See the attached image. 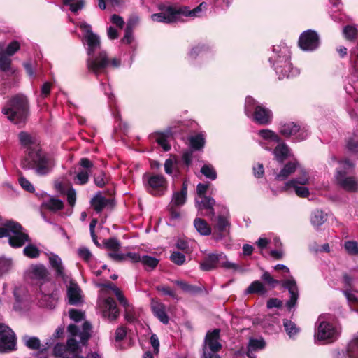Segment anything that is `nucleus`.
<instances>
[{
	"label": "nucleus",
	"mask_w": 358,
	"mask_h": 358,
	"mask_svg": "<svg viewBox=\"0 0 358 358\" xmlns=\"http://www.w3.org/2000/svg\"><path fill=\"white\" fill-rule=\"evenodd\" d=\"M78 27L83 32V42L88 55L87 68L90 72L99 76L109 64L108 55L106 51L100 50V37L93 32L90 24L82 22Z\"/></svg>",
	"instance_id": "obj_1"
},
{
	"label": "nucleus",
	"mask_w": 358,
	"mask_h": 358,
	"mask_svg": "<svg viewBox=\"0 0 358 358\" xmlns=\"http://www.w3.org/2000/svg\"><path fill=\"white\" fill-rule=\"evenodd\" d=\"M26 277L40 284L41 296L40 303L48 308H54L59 299V290L54 282L50 280V273L43 264L31 265L25 272Z\"/></svg>",
	"instance_id": "obj_2"
},
{
	"label": "nucleus",
	"mask_w": 358,
	"mask_h": 358,
	"mask_svg": "<svg viewBox=\"0 0 358 358\" xmlns=\"http://www.w3.org/2000/svg\"><path fill=\"white\" fill-rule=\"evenodd\" d=\"M298 169L301 176L287 181L283 189L289 192H294L299 197L306 198L309 196L310 192L306 185L310 184L311 178L298 162L293 161L286 164L279 173L276 174L275 179L280 181L285 180Z\"/></svg>",
	"instance_id": "obj_3"
},
{
	"label": "nucleus",
	"mask_w": 358,
	"mask_h": 358,
	"mask_svg": "<svg viewBox=\"0 0 358 358\" xmlns=\"http://www.w3.org/2000/svg\"><path fill=\"white\" fill-rule=\"evenodd\" d=\"M268 61L280 80L294 78L300 73V70L291 62L289 47L284 43L273 45Z\"/></svg>",
	"instance_id": "obj_4"
},
{
	"label": "nucleus",
	"mask_w": 358,
	"mask_h": 358,
	"mask_svg": "<svg viewBox=\"0 0 358 358\" xmlns=\"http://www.w3.org/2000/svg\"><path fill=\"white\" fill-rule=\"evenodd\" d=\"M207 8L206 2L201 3L197 7L191 10L188 6H166L161 8V12L151 15L154 22L172 23L176 22L181 16L198 17Z\"/></svg>",
	"instance_id": "obj_5"
},
{
	"label": "nucleus",
	"mask_w": 358,
	"mask_h": 358,
	"mask_svg": "<svg viewBox=\"0 0 358 358\" xmlns=\"http://www.w3.org/2000/svg\"><path fill=\"white\" fill-rule=\"evenodd\" d=\"M24 168L33 169L40 176L49 173L55 166L53 159L40 149L29 152V156L22 162Z\"/></svg>",
	"instance_id": "obj_6"
},
{
	"label": "nucleus",
	"mask_w": 358,
	"mask_h": 358,
	"mask_svg": "<svg viewBox=\"0 0 358 358\" xmlns=\"http://www.w3.org/2000/svg\"><path fill=\"white\" fill-rule=\"evenodd\" d=\"M3 113L15 124L24 122L28 114L27 98L21 94L13 96L3 108Z\"/></svg>",
	"instance_id": "obj_7"
},
{
	"label": "nucleus",
	"mask_w": 358,
	"mask_h": 358,
	"mask_svg": "<svg viewBox=\"0 0 358 358\" xmlns=\"http://www.w3.org/2000/svg\"><path fill=\"white\" fill-rule=\"evenodd\" d=\"M8 237L9 244L13 248H20L29 241V236L22 226L9 220L0 227V238Z\"/></svg>",
	"instance_id": "obj_8"
},
{
	"label": "nucleus",
	"mask_w": 358,
	"mask_h": 358,
	"mask_svg": "<svg viewBox=\"0 0 358 358\" xmlns=\"http://www.w3.org/2000/svg\"><path fill=\"white\" fill-rule=\"evenodd\" d=\"M245 113L253 122L260 125L269 124L273 119L271 110L257 102L250 96L245 98Z\"/></svg>",
	"instance_id": "obj_9"
},
{
	"label": "nucleus",
	"mask_w": 358,
	"mask_h": 358,
	"mask_svg": "<svg viewBox=\"0 0 358 358\" xmlns=\"http://www.w3.org/2000/svg\"><path fill=\"white\" fill-rule=\"evenodd\" d=\"M338 336V331L333 324L329 322L325 315H320L315 323V341L331 343Z\"/></svg>",
	"instance_id": "obj_10"
},
{
	"label": "nucleus",
	"mask_w": 358,
	"mask_h": 358,
	"mask_svg": "<svg viewBox=\"0 0 358 358\" xmlns=\"http://www.w3.org/2000/svg\"><path fill=\"white\" fill-rule=\"evenodd\" d=\"M221 266L225 269L236 271L240 268L235 263L228 261L227 255L224 252L210 253L206 256L200 268L202 271H209Z\"/></svg>",
	"instance_id": "obj_11"
},
{
	"label": "nucleus",
	"mask_w": 358,
	"mask_h": 358,
	"mask_svg": "<svg viewBox=\"0 0 358 358\" xmlns=\"http://www.w3.org/2000/svg\"><path fill=\"white\" fill-rule=\"evenodd\" d=\"M105 290H103L99 294L97 309L103 317L109 322H113L118 318L120 311L115 300L109 295L105 294Z\"/></svg>",
	"instance_id": "obj_12"
},
{
	"label": "nucleus",
	"mask_w": 358,
	"mask_h": 358,
	"mask_svg": "<svg viewBox=\"0 0 358 358\" xmlns=\"http://www.w3.org/2000/svg\"><path fill=\"white\" fill-rule=\"evenodd\" d=\"M91 324L85 322L83 324V329L80 331L78 327L75 324H70L68 327V332L71 336V338H69L66 343V347L69 352H76L78 349V342L74 338L78 336L80 338V341L85 345L87 341L90 337Z\"/></svg>",
	"instance_id": "obj_13"
},
{
	"label": "nucleus",
	"mask_w": 358,
	"mask_h": 358,
	"mask_svg": "<svg viewBox=\"0 0 358 358\" xmlns=\"http://www.w3.org/2000/svg\"><path fill=\"white\" fill-rule=\"evenodd\" d=\"M143 180L147 182L148 191L155 196H161L166 190V180L162 175L146 174L143 176Z\"/></svg>",
	"instance_id": "obj_14"
},
{
	"label": "nucleus",
	"mask_w": 358,
	"mask_h": 358,
	"mask_svg": "<svg viewBox=\"0 0 358 358\" xmlns=\"http://www.w3.org/2000/svg\"><path fill=\"white\" fill-rule=\"evenodd\" d=\"M16 349V336L5 324L0 323V352H8Z\"/></svg>",
	"instance_id": "obj_15"
},
{
	"label": "nucleus",
	"mask_w": 358,
	"mask_h": 358,
	"mask_svg": "<svg viewBox=\"0 0 358 358\" xmlns=\"http://www.w3.org/2000/svg\"><path fill=\"white\" fill-rule=\"evenodd\" d=\"M280 133L285 137L294 136L296 141H302L306 139L309 135L307 128L301 127L292 122L282 124L280 127Z\"/></svg>",
	"instance_id": "obj_16"
},
{
	"label": "nucleus",
	"mask_w": 358,
	"mask_h": 358,
	"mask_svg": "<svg viewBox=\"0 0 358 358\" xmlns=\"http://www.w3.org/2000/svg\"><path fill=\"white\" fill-rule=\"evenodd\" d=\"M300 48L306 51H313L320 45V38L317 33L313 30L303 31L299 40Z\"/></svg>",
	"instance_id": "obj_17"
},
{
	"label": "nucleus",
	"mask_w": 358,
	"mask_h": 358,
	"mask_svg": "<svg viewBox=\"0 0 358 358\" xmlns=\"http://www.w3.org/2000/svg\"><path fill=\"white\" fill-rule=\"evenodd\" d=\"M259 136V144L265 150H271L272 148L277 143L280 142V136L273 131L268 129H264L257 131Z\"/></svg>",
	"instance_id": "obj_18"
},
{
	"label": "nucleus",
	"mask_w": 358,
	"mask_h": 358,
	"mask_svg": "<svg viewBox=\"0 0 358 358\" xmlns=\"http://www.w3.org/2000/svg\"><path fill=\"white\" fill-rule=\"evenodd\" d=\"M336 180L344 190L350 192L358 191V179L356 177L347 176L345 172L338 171L336 174Z\"/></svg>",
	"instance_id": "obj_19"
},
{
	"label": "nucleus",
	"mask_w": 358,
	"mask_h": 358,
	"mask_svg": "<svg viewBox=\"0 0 358 358\" xmlns=\"http://www.w3.org/2000/svg\"><path fill=\"white\" fill-rule=\"evenodd\" d=\"M281 284L285 288L288 289L290 294V299L287 302L286 306L287 308L291 309L296 306L299 298L296 280L291 277L287 280H283Z\"/></svg>",
	"instance_id": "obj_20"
},
{
	"label": "nucleus",
	"mask_w": 358,
	"mask_h": 358,
	"mask_svg": "<svg viewBox=\"0 0 358 358\" xmlns=\"http://www.w3.org/2000/svg\"><path fill=\"white\" fill-rule=\"evenodd\" d=\"M66 285L67 298L69 303L78 305L82 302V291L78 285L70 279Z\"/></svg>",
	"instance_id": "obj_21"
},
{
	"label": "nucleus",
	"mask_w": 358,
	"mask_h": 358,
	"mask_svg": "<svg viewBox=\"0 0 358 358\" xmlns=\"http://www.w3.org/2000/svg\"><path fill=\"white\" fill-rule=\"evenodd\" d=\"M48 259L50 266L55 272L56 276L60 278L65 282H67L69 280V276L65 272L61 258L55 254H50Z\"/></svg>",
	"instance_id": "obj_22"
},
{
	"label": "nucleus",
	"mask_w": 358,
	"mask_h": 358,
	"mask_svg": "<svg viewBox=\"0 0 358 358\" xmlns=\"http://www.w3.org/2000/svg\"><path fill=\"white\" fill-rule=\"evenodd\" d=\"M220 329H215L213 331H208L203 345V349L220 350L222 344L219 342Z\"/></svg>",
	"instance_id": "obj_23"
},
{
	"label": "nucleus",
	"mask_w": 358,
	"mask_h": 358,
	"mask_svg": "<svg viewBox=\"0 0 358 358\" xmlns=\"http://www.w3.org/2000/svg\"><path fill=\"white\" fill-rule=\"evenodd\" d=\"M19 140L22 146L27 149V155L29 152L38 150V144L36 139L26 132H20L19 134Z\"/></svg>",
	"instance_id": "obj_24"
},
{
	"label": "nucleus",
	"mask_w": 358,
	"mask_h": 358,
	"mask_svg": "<svg viewBox=\"0 0 358 358\" xmlns=\"http://www.w3.org/2000/svg\"><path fill=\"white\" fill-rule=\"evenodd\" d=\"M230 222L228 215H220L217 219V222L215 225V229L217 231L215 238L218 240L221 239L223 236L229 232Z\"/></svg>",
	"instance_id": "obj_25"
},
{
	"label": "nucleus",
	"mask_w": 358,
	"mask_h": 358,
	"mask_svg": "<svg viewBox=\"0 0 358 358\" xmlns=\"http://www.w3.org/2000/svg\"><path fill=\"white\" fill-rule=\"evenodd\" d=\"M276 144L275 148L274 149L272 148V152L278 162H282L290 156L289 148L281 139Z\"/></svg>",
	"instance_id": "obj_26"
},
{
	"label": "nucleus",
	"mask_w": 358,
	"mask_h": 358,
	"mask_svg": "<svg viewBox=\"0 0 358 358\" xmlns=\"http://www.w3.org/2000/svg\"><path fill=\"white\" fill-rule=\"evenodd\" d=\"M188 182L185 180L182 183V189L180 191L175 192L172 196V200L170 206H183L187 199Z\"/></svg>",
	"instance_id": "obj_27"
},
{
	"label": "nucleus",
	"mask_w": 358,
	"mask_h": 358,
	"mask_svg": "<svg viewBox=\"0 0 358 358\" xmlns=\"http://www.w3.org/2000/svg\"><path fill=\"white\" fill-rule=\"evenodd\" d=\"M151 308L153 314L157 317L160 322L163 324H168L169 318L165 311V306L162 303L152 300L151 302Z\"/></svg>",
	"instance_id": "obj_28"
},
{
	"label": "nucleus",
	"mask_w": 358,
	"mask_h": 358,
	"mask_svg": "<svg viewBox=\"0 0 358 358\" xmlns=\"http://www.w3.org/2000/svg\"><path fill=\"white\" fill-rule=\"evenodd\" d=\"M196 206L199 210L206 209L208 211V214L213 216L214 209L213 206L215 205V200L210 197H208L206 196L197 197L195 199Z\"/></svg>",
	"instance_id": "obj_29"
},
{
	"label": "nucleus",
	"mask_w": 358,
	"mask_h": 358,
	"mask_svg": "<svg viewBox=\"0 0 358 358\" xmlns=\"http://www.w3.org/2000/svg\"><path fill=\"white\" fill-rule=\"evenodd\" d=\"M310 220L313 227L317 229L327 220V214L320 209H315L312 211Z\"/></svg>",
	"instance_id": "obj_30"
},
{
	"label": "nucleus",
	"mask_w": 358,
	"mask_h": 358,
	"mask_svg": "<svg viewBox=\"0 0 358 358\" xmlns=\"http://www.w3.org/2000/svg\"><path fill=\"white\" fill-rule=\"evenodd\" d=\"M45 194L47 196V199H44L42 203L43 207L52 211H57L63 208L64 203L62 200L55 196H50L46 194Z\"/></svg>",
	"instance_id": "obj_31"
},
{
	"label": "nucleus",
	"mask_w": 358,
	"mask_h": 358,
	"mask_svg": "<svg viewBox=\"0 0 358 358\" xmlns=\"http://www.w3.org/2000/svg\"><path fill=\"white\" fill-rule=\"evenodd\" d=\"M97 286L101 288L100 294H101L103 290H105V292H106L105 294L108 295V289H110L113 292V293L115 294V295L116 296V297L119 301H122L124 303L125 302L124 301V296L123 295L122 291L117 287H116L113 283L110 282H108L107 283H100V284H98Z\"/></svg>",
	"instance_id": "obj_32"
},
{
	"label": "nucleus",
	"mask_w": 358,
	"mask_h": 358,
	"mask_svg": "<svg viewBox=\"0 0 358 358\" xmlns=\"http://www.w3.org/2000/svg\"><path fill=\"white\" fill-rule=\"evenodd\" d=\"M109 199L103 196L101 194H97L91 200V204L95 211L100 213L109 203Z\"/></svg>",
	"instance_id": "obj_33"
},
{
	"label": "nucleus",
	"mask_w": 358,
	"mask_h": 358,
	"mask_svg": "<svg viewBox=\"0 0 358 358\" xmlns=\"http://www.w3.org/2000/svg\"><path fill=\"white\" fill-rule=\"evenodd\" d=\"M124 301H125L124 303L122 301L119 302L124 308V317L127 322H134L137 320L136 310L134 307L129 303L125 297L124 298Z\"/></svg>",
	"instance_id": "obj_34"
},
{
	"label": "nucleus",
	"mask_w": 358,
	"mask_h": 358,
	"mask_svg": "<svg viewBox=\"0 0 358 358\" xmlns=\"http://www.w3.org/2000/svg\"><path fill=\"white\" fill-rule=\"evenodd\" d=\"M194 225L196 231L202 236H208L211 233V229L208 224L201 218H196Z\"/></svg>",
	"instance_id": "obj_35"
},
{
	"label": "nucleus",
	"mask_w": 358,
	"mask_h": 358,
	"mask_svg": "<svg viewBox=\"0 0 358 358\" xmlns=\"http://www.w3.org/2000/svg\"><path fill=\"white\" fill-rule=\"evenodd\" d=\"M190 147L194 150H200L203 148L205 144L204 136L201 134H197L189 137Z\"/></svg>",
	"instance_id": "obj_36"
},
{
	"label": "nucleus",
	"mask_w": 358,
	"mask_h": 358,
	"mask_svg": "<svg viewBox=\"0 0 358 358\" xmlns=\"http://www.w3.org/2000/svg\"><path fill=\"white\" fill-rule=\"evenodd\" d=\"M283 326L289 338H294L299 332V329L291 320H285L283 322Z\"/></svg>",
	"instance_id": "obj_37"
},
{
	"label": "nucleus",
	"mask_w": 358,
	"mask_h": 358,
	"mask_svg": "<svg viewBox=\"0 0 358 358\" xmlns=\"http://www.w3.org/2000/svg\"><path fill=\"white\" fill-rule=\"evenodd\" d=\"M151 138L155 140L164 151H169L171 148L165 135L161 133H156L151 136Z\"/></svg>",
	"instance_id": "obj_38"
},
{
	"label": "nucleus",
	"mask_w": 358,
	"mask_h": 358,
	"mask_svg": "<svg viewBox=\"0 0 358 358\" xmlns=\"http://www.w3.org/2000/svg\"><path fill=\"white\" fill-rule=\"evenodd\" d=\"M265 341L263 338H250L248 345L249 354L250 350H262L265 347ZM250 356V355H248Z\"/></svg>",
	"instance_id": "obj_39"
},
{
	"label": "nucleus",
	"mask_w": 358,
	"mask_h": 358,
	"mask_svg": "<svg viewBox=\"0 0 358 358\" xmlns=\"http://www.w3.org/2000/svg\"><path fill=\"white\" fill-rule=\"evenodd\" d=\"M89 175L90 171L87 170L78 171L73 178L75 184L80 185L86 184L89 180Z\"/></svg>",
	"instance_id": "obj_40"
},
{
	"label": "nucleus",
	"mask_w": 358,
	"mask_h": 358,
	"mask_svg": "<svg viewBox=\"0 0 358 358\" xmlns=\"http://www.w3.org/2000/svg\"><path fill=\"white\" fill-rule=\"evenodd\" d=\"M23 341L25 345L31 350H38L41 345L40 340L35 336H24Z\"/></svg>",
	"instance_id": "obj_41"
},
{
	"label": "nucleus",
	"mask_w": 358,
	"mask_h": 358,
	"mask_svg": "<svg viewBox=\"0 0 358 358\" xmlns=\"http://www.w3.org/2000/svg\"><path fill=\"white\" fill-rule=\"evenodd\" d=\"M69 350L63 343H57L55 345L53 353L56 357L67 358L69 357Z\"/></svg>",
	"instance_id": "obj_42"
},
{
	"label": "nucleus",
	"mask_w": 358,
	"mask_h": 358,
	"mask_svg": "<svg viewBox=\"0 0 358 358\" xmlns=\"http://www.w3.org/2000/svg\"><path fill=\"white\" fill-rule=\"evenodd\" d=\"M265 289L264 285L259 280L252 282L245 290L246 294L264 293Z\"/></svg>",
	"instance_id": "obj_43"
},
{
	"label": "nucleus",
	"mask_w": 358,
	"mask_h": 358,
	"mask_svg": "<svg viewBox=\"0 0 358 358\" xmlns=\"http://www.w3.org/2000/svg\"><path fill=\"white\" fill-rule=\"evenodd\" d=\"M13 261L10 258L6 257H0V273L3 274L11 270Z\"/></svg>",
	"instance_id": "obj_44"
},
{
	"label": "nucleus",
	"mask_w": 358,
	"mask_h": 358,
	"mask_svg": "<svg viewBox=\"0 0 358 358\" xmlns=\"http://www.w3.org/2000/svg\"><path fill=\"white\" fill-rule=\"evenodd\" d=\"M201 172L207 178L210 179L212 180H215L217 178V173L213 166L210 164L203 165L201 169Z\"/></svg>",
	"instance_id": "obj_45"
},
{
	"label": "nucleus",
	"mask_w": 358,
	"mask_h": 358,
	"mask_svg": "<svg viewBox=\"0 0 358 358\" xmlns=\"http://www.w3.org/2000/svg\"><path fill=\"white\" fill-rule=\"evenodd\" d=\"M63 2L65 5L69 6L70 10L73 13L78 11L84 6V0H77L76 1L74 0H63Z\"/></svg>",
	"instance_id": "obj_46"
},
{
	"label": "nucleus",
	"mask_w": 358,
	"mask_h": 358,
	"mask_svg": "<svg viewBox=\"0 0 358 358\" xmlns=\"http://www.w3.org/2000/svg\"><path fill=\"white\" fill-rule=\"evenodd\" d=\"M141 262L147 268L153 269L157 266L159 261L155 257L143 255L141 257Z\"/></svg>",
	"instance_id": "obj_47"
},
{
	"label": "nucleus",
	"mask_w": 358,
	"mask_h": 358,
	"mask_svg": "<svg viewBox=\"0 0 358 358\" xmlns=\"http://www.w3.org/2000/svg\"><path fill=\"white\" fill-rule=\"evenodd\" d=\"M11 59L10 57L4 52H0V70L2 71H8L10 69Z\"/></svg>",
	"instance_id": "obj_48"
},
{
	"label": "nucleus",
	"mask_w": 358,
	"mask_h": 358,
	"mask_svg": "<svg viewBox=\"0 0 358 358\" xmlns=\"http://www.w3.org/2000/svg\"><path fill=\"white\" fill-rule=\"evenodd\" d=\"M23 252L25 256L29 258H36L40 255L39 250L35 245L31 244L24 248Z\"/></svg>",
	"instance_id": "obj_49"
},
{
	"label": "nucleus",
	"mask_w": 358,
	"mask_h": 358,
	"mask_svg": "<svg viewBox=\"0 0 358 358\" xmlns=\"http://www.w3.org/2000/svg\"><path fill=\"white\" fill-rule=\"evenodd\" d=\"M343 32L346 39L353 40L356 38L357 34V29L354 26L348 25L343 28Z\"/></svg>",
	"instance_id": "obj_50"
},
{
	"label": "nucleus",
	"mask_w": 358,
	"mask_h": 358,
	"mask_svg": "<svg viewBox=\"0 0 358 358\" xmlns=\"http://www.w3.org/2000/svg\"><path fill=\"white\" fill-rule=\"evenodd\" d=\"M347 147L348 150L352 152L358 151V131L357 133L354 134L352 137L349 138Z\"/></svg>",
	"instance_id": "obj_51"
},
{
	"label": "nucleus",
	"mask_w": 358,
	"mask_h": 358,
	"mask_svg": "<svg viewBox=\"0 0 358 358\" xmlns=\"http://www.w3.org/2000/svg\"><path fill=\"white\" fill-rule=\"evenodd\" d=\"M350 62L352 69L357 71L358 70V47L351 50Z\"/></svg>",
	"instance_id": "obj_52"
},
{
	"label": "nucleus",
	"mask_w": 358,
	"mask_h": 358,
	"mask_svg": "<svg viewBox=\"0 0 358 358\" xmlns=\"http://www.w3.org/2000/svg\"><path fill=\"white\" fill-rule=\"evenodd\" d=\"M206 50V48L204 45H198L193 47L189 52L188 53V56L189 59H194L197 56L201 55Z\"/></svg>",
	"instance_id": "obj_53"
},
{
	"label": "nucleus",
	"mask_w": 358,
	"mask_h": 358,
	"mask_svg": "<svg viewBox=\"0 0 358 358\" xmlns=\"http://www.w3.org/2000/svg\"><path fill=\"white\" fill-rule=\"evenodd\" d=\"M345 249L350 255L358 254V243L356 241H347L345 243Z\"/></svg>",
	"instance_id": "obj_54"
},
{
	"label": "nucleus",
	"mask_w": 358,
	"mask_h": 358,
	"mask_svg": "<svg viewBox=\"0 0 358 358\" xmlns=\"http://www.w3.org/2000/svg\"><path fill=\"white\" fill-rule=\"evenodd\" d=\"M78 254L81 259L87 262H88L92 257V252L86 247H80L78 248Z\"/></svg>",
	"instance_id": "obj_55"
},
{
	"label": "nucleus",
	"mask_w": 358,
	"mask_h": 358,
	"mask_svg": "<svg viewBox=\"0 0 358 358\" xmlns=\"http://www.w3.org/2000/svg\"><path fill=\"white\" fill-rule=\"evenodd\" d=\"M171 260L177 265H182L185 262V256L179 252H173L171 255Z\"/></svg>",
	"instance_id": "obj_56"
},
{
	"label": "nucleus",
	"mask_w": 358,
	"mask_h": 358,
	"mask_svg": "<svg viewBox=\"0 0 358 358\" xmlns=\"http://www.w3.org/2000/svg\"><path fill=\"white\" fill-rule=\"evenodd\" d=\"M20 43L16 41H13L8 44L5 52H3L8 56L10 57L20 49Z\"/></svg>",
	"instance_id": "obj_57"
},
{
	"label": "nucleus",
	"mask_w": 358,
	"mask_h": 358,
	"mask_svg": "<svg viewBox=\"0 0 358 358\" xmlns=\"http://www.w3.org/2000/svg\"><path fill=\"white\" fill-rule=\"evenodd\" d=\"M192 150H186L182 155V162L183 165L189 169V166L192 164Z\"/></svg>",
	"instance_id": "obj_58"
},
{
	"label": "nucleus",
	"mask_w": 358,
	"mask_h": 358,
	"mask_svg": "<svg viewBox=\"0 0 358 358\" xmlns=\"http://www.w3.org/2000/svg\"><path fill=\"white\" fill-rule=\"evenodd\" d=\"M105 245L111 251L119 250L120 248V243L116 238H110L106 241Z\"/></svg>",
	"instance_id": "obj_59"
},
{
	"label": "nucleus",
	"mask_w": 358,
	"mask_h": 358,
	"mask_svg": "<svg viewBox=\"0 0 358 358\" xmlns=\"http://www.w3.org/2000/svg\"><path fill=\"white\" fill-rule=\"evenodd\" d=\"M19 183L20 186L26 191L29 192H34V187L33 185L25 178L20 177L19 178Z\"/></svg>",
	"instance_id": "obj_60"
},
{
	"label": "nucleus",
	"mask_w": 358,
	"mask_h": 358,
	"mask_svg": "<svg viewBox=\"0 0 358 358\" xmlns=\"http://www.w3.org/2000/svg\"><path fill=\"white\" fill-rule=\"evenodd\" d=\"M108 257L115 262H124L126 260V255L119 252V250L110 251L108 254Z\"/></svg>",
	"instance_id": "obj_61"
},
{
	"label": "nucleus",
	"mask_w": 358,
	"mask_h": 358,
	"mask_svg": "<svg viewBox=\"0 0 358 358\" xmlns=\"http://www.w3.org/2000/svg\"><path fill=\"white\" fill-rule=\"evenodd\" d=\"M70 318L75 322H80L84 318V313L78 310L71 309L69 310Z\"/></svg>",
	"instance_id": "obj_62"
},
{
	"label": "nucleus",
	"mask_w": 358,
	"mask_h": 358,
	"mask_svg": "<svg viewBox=\"0 0 358 358\" xmlns=\"http://www.w3.org/2000/svg\"><path fill=\"white\" fill-rule=\"evenodd\" d=\"M220 350L215 349H203V358H220V356L217 354Z\"/></svg>",
	"instance_id": "obj_63"
},
{
	"label": "nucleus",
	"mask_w": 358,
	"mask_h": 358,
	"mask_svg": "<svg viewBox=\"0 0 358 358\" xmlns=\"http://www.w3.org/2000/svg\"><path fill=\"white\" fill-rule=\"evenodd\" d=\"M67 201L69 204L73 207L76 201V192L73 188H70L66 192Z\"/></svg>",
	"instance_id": "obj_64"
}]
</instances>
